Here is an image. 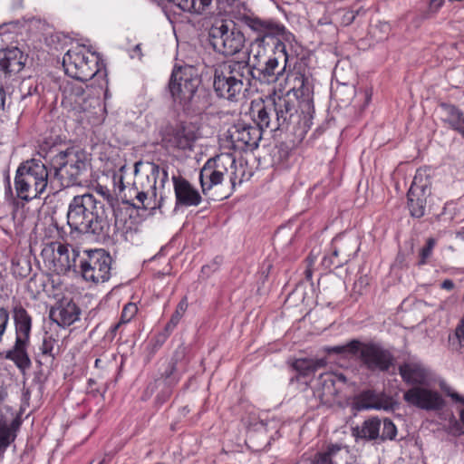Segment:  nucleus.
Masks as SVG:
<instances>
[{
  "label": "nucleus",
  "mask_w": 464,
  "mask_h": 464,
  "mask_svg": "<svg viewBox=\"0 0 464 464\" xmlns=\"http://www.w3.org/2000/svg\"><path fill=\"white\" fill-rule=\"evenodd\" d=\"M67 224L72 230L92 235L97 240L109 238L111 230L104 204L90 193L73 197L68 207Z\"/></svg>",
  "instance_id": "obj_1"
},
{
  "label": "nucleus",
  "mask_w": 464,
  "mask_h": 464,
  "mask_svg": "<svg viewBox=\"0 0 464 464\" xmlns=\"http://www.w3.org/2000/svg\"><path fill=\"white\" fill-rule=\"evenodd\" d=\"M297 112L295 101L289 95H275L266 100H255L251 102L250 115L263 131H276L286 128Z\"/></svg>",
  "instance_id": "obj_2"
},
{
  "label": "nucleus",
  "mask_w": 464,
  "mask_h": 464,
  "mask_svg": "<svg viewBox=\"0 0 464 464\" xmlns=\"http://www.w3.org/2000/svg\"><path fill=\"white\" fill-rule=\"evenodd\" d=\"M65 73L74 80L89 81L93 77L101 89L107 86L106 69L98 53L84 44L72 46L63 57Z\"/></svg>",
  "instance_id": "obj_3"
},
{
  "label": "nucleus",
  "mask_w": 464,
  "mask_h": 464,
  "mask_svg": "<svg viewBox=\"0 0 464 464\" xmlns=\"http://www.w3.org/2000/svg\"><path fill=\"white\" fill-rule=\"evenodd\" d=\"M250 67L245 62L229 61L215 70L213 87L218 96L228 101L240 95L245 83L249 82Z\"/></svg>",
  "instance_id": "obj_4"
},
{
  "label": "nucleus",
  "mask_w": 464,
  "mask_h": 464,
  "mask_svg": "<svg viewBox=\"0 0 464 464\" xmlns=\"http://www.w3.org/2000/svg\"><path fill=\"white\" fill-rule=\"evenodd\" d=\"M48 176L47 168L38 160L33 159L21 164L14 178L17 197L25 201L39 197L47 188Z\"/></svg>",
  "instance_id": "obj_5"
},
{
  "label": "nucleus",
  "mask_w": 464,
  "mask_h": 464,
  "mask_svg": "<svg viewBox=\"0 0 464 464\" xmlns=\"http://www.w3.org/2000/svg\"><path fill=\"white\" fill-rule=\"evenodd\" d=\"M86 81H69L62 87V105L75 112L79 121H91L100 111V101L91 93Z\"/></svg>",
  "instance_id": "obj_6"
},
{
  "label": "nucleus",
  "mask_w": 464,
  "mask_h": 464,
  "mask_svg": "<svg viewBox=\"0 0 464 464\" xmlns=\"http://www.w3.org/2000/svg\"><path fill=\"white\" fill-rule=\"evenodd\" d=\"M51 166L61 185L70 187L81 183V177L88 169L89 159L83 150L68 149L54 155Z\"/></svg>",
  "instance_id": "obj_7"
},
{
  "label": "nucleus",
  "mask_w": 464,
  "mask_h": 464,
  "mask_svg": "<svg viewBox=\"0 0 464 464\" xmlns=\"http://www.w3.org/2000/svg\"><path fill=\"white\" fill-rule=\"evenodd\" d=\"M287 80L291 88L285 95H289V98L294 101L291 98V94H293L295 99L298 101L303 114V118L298 121V124L302 131L306 132L313 124V114L314 112L313 80L301 72L287 73Z\"/></svg>",
  "instance_id": "obj_8"
},
{
  "label": "nucleus",
  "mask_w": 464,
  "mask_h": 464,
  "mask_svg": "<svg viewBox=\"0 0 464 464\" xmlns=\"http://www.w3.org/2000/svg\"><path fill=\"white\" fill-rule=\"evenodd\" d=\"M78 266L84 280L103 283L110 278L111 258L103 249L84 250L80 254Z\"/></svg>",
  "instance_id": "obj_9"
},
{
  "label": "nucleus",
  "mask_w": 464,
  "mask_h": 464,
  "mask_svg": "<svg viewBox=\"0 0 464 464\" xmlns=\"http://www.w3.org/2000/svg\"><path fill=\"white\" fill-rule=\"evenodd\" d=\"M201 81L192 66L174 71L169 82V92L175 102L185 107L192 101Z\"/></svg>",
  "instance_id": "obj_10"
},
{
  "label": "nucleus",
  "mask_w": 464,
  "mask_h": 464,
  "mask_svg": "<svg viewBox=\"0 0 464 464\" xmlns=\"http://www.w3.org/2000/svg\"><path fill=\"white\" fill-rule=\"evenodd\" d=\"M214 49L224 55L237 53L245 44V36L233 23L214 24L209 32Z\"/></svg>",
  "instance_id": "obj_11"
},
{
  "label": "nucleus",
  "mask_w": 464,
  "mask_h": 464,
  "mask_svg": "<svg viewBox=\"0 0 464 464\" xmlns=\"http://www.w3.org/2000/svg\"><path fill=\"white\" fill-rule=\"evenodd\" d=\"M80 254L78 250L61 242L46 244L41 252L45 265L57 274H64L71 268H75Z\"/></svg>",
  "instance_id": "obj_12"
},
{
  "label": "nucleus",
  "mask_w": 464,
  "mask_h": 464,
  "mask_svg": "<svg viewBox=\"0 0 464 464\" xmlns=\"http://www.w3.org/2000/svg\"><path fill=\"white\" fill-rule=\"evenodd\" d=\"M233 169H237V165L231 154L224 153L208 160L199 172L202 192L206 194L213 187L221 184L224 176Z\"/></svg>",
  "instance_id": "obj_13"
},
{
  "label": "nucleus",
  "mask_w": 464,
  "mask_h": 464,
  "mask_svg": "<svg viewBox=\"0 0 464 464\" xmlns=\"http://www.w3.org/2000/svg\"><path fill=\"white\" fill-rule=\"evenodd\" d=\"M289 58L285 43L277 40L274 45L273 54L264 61L259 71L266 81L276 82L286 73Z\"/></svg>",
  "instance_id": "obj_14"
},
{
  "label": "nucleus",
  "mask_w": 464,
  "mask_h": 464,
  "mask_svg": "<svg viewBox=\"0 0 464 464\" xmlns=\"http://www.w3.org/2000/svg\"><path fill=\"white\" fill-rule=\"evenodd\" d=\"M244 24L256 34V39H261L265 42L266 38H276L284 43H290L294 40V35L287 32L285 27L275 21L261 19L257 16H245Z\"/></svg>",
  "instance_id": "obj_15"
},
{
  "label": "nucleus",
  "mask_w": 464,
  "mask_h": 464,
  "mask_svg": "<svg viewBox=\"0 0 464 464\" xmlns=\"http://www.w3.org/2000/svg\"><path fill=\"white\" fill-rule=\"evenodd\" d=\"M430 180L421 172H417L408 191V208L414 218H421L425 214L427 198L430 194Z\"/></svg>",
  "instance_id": "obj_16"
},
{
  "label": "nucleus",
  "mask_w": 464,
  "mask_h": 464,
  "mask_svg": "<svg viewBox=\"0 0 464 464\" xmlns=\"http://www.w3.org/2000/svg\"><path fill=\"white\" fill-rule=\"evenodd\" d=\"M403 400L410 405L426 411L440 410L445 402L439 392L427 385H416L403 394Z\"/></svg>",
  "instance_id": "obj_17"
},
{
  "label": "nucleus",
  "mask_w": 464,
  "mask_h": 464,
  "mask_svg": "<svg viewBox=\"0 0 464 464\" xmlns=\"http://www.w3.org/2000/svg\"><path fill=\"white\" fill-rule=\"evenodd\" d=\"M229 136L237 149H255L262 139V130L257 125L237 122L229 130Z\"/></svg>",
  "instance_id": "obj_18"
},
{
  "label": "nucleus",
  "mask_w": 464,
  "mask_h": 464,
  "mask_svg": "<svg viewBox=\"0 0 464 464\" xmlns=\"http://www.w3.org/2000/svg\"><path fill=\"white\" fill-rule=\"evenodd\" d=\"M360 357L366 367L372 371H387L392 364V355L381 346L369 343L360 346Z\"/></svg>",
  "instance_id": "obj_19"
},
{
  "label": "nucleus",
  "mask_w": 464,
  "mask_h": 464,
  "mask_svg": "<svg viewBox=\"0 0 464 464\" xmlns=\"http://www.w3.org/2000/svg\"><path fill=\"white\" fill-rule=\"evenodd\" d=\"M399 373L408 384L428 385L432 378L431 371L419 360H410L399 366Z\"/></svg>",
  "instance_id": "obj_20"
},
{
  "label": "nucleus",
  "mask_w": 464,
  "mask_h": 464,
  "mask_svg": "<svg viewBox=\"0 0 464 464\" xmlns=\"http://www.w3.org/2000/svg\"><path fill=\"white\" fill-rule=\"evenodd\" d=\"M172 182L177 205L197 207L201 203L202 198L199 192L187 179L173 176Z\"/></svg>",
  "instance_id": "obj_21"
},
{
  "label": "nucleus",
  "mask_w": 464,
  "mask_h": 464,
  "mask_svg": "<svg viewBox=\"0 0 464 464\" xmlns=\"http://www.w3.org/2000/svg\"><path fill=\"white\" fill-rule=\"evenodd\" d=\"M19 423H15L11 409L4 404H0V457H2L14 440L15 428Z\"/></svg>",
  "instance_id": "obj_22"
},
{
  "label": "nucleus",
  "mask_w": 464,
  "mask_h": 464,
  "mask_svg": "<svg viewBox=\"0 0 464 464\" xmlns=\"http://www.w3.org/2000/svg\"><path fill=\"white\" fill-rule=\"evenodd\" d=\"M346 377L343 373L326 372L319 375L317 381L319 396L325 400L334 399L346 383Z\"/></svg>",
  "instance_id": "obj_23"
},
{
  "label": "nucleus",
  "mask_w": 464,
  "mask_h": 464,
  "mask_svg": "<svg viewBox=\"0 0 464 464\" xmlns=\"http://www.w3.org/2000/svg\"><path fill=\"white\" fill-rule=\"evenodd\" d=\"M80 316V309L71 301L61 302L50 311V319L58 326L66 327L75 323Z\"/></svg>",
  "instance_id": "obj_24"
},
{
  "label": "nucleus",
  "mask_w": 464,
  "mask_h": 464,
  "mask_svg": "<svg viewBox=\"0 0 464 464\" xmlns=\"http://www.w3.org/2000/svg\"><path fill=\"white\" fill-rule=\"evenodd\" d=\"M198 138V129L193 124H186L174 130L169 144L180 150H192Z\"/></svg>",
  "instance_id": "obj_25"
},
{
  "label": "nucleus",
  "mask_w": 464,
  "mask_h": 464,
  "mask_svg": "<svg viewBox=\"0 0 464 464\" xmlns=\"http://www.w3.org/2000/svg\"><path fill=\"white\" fill-rule=\"evenodd\" d=\"M12 312L15 327V339L30 342L32 330L31 315L20 304L14 305Z\"/></svg>",
  "instance_id": "obj_26"
},
{
  "label": "nucleus",
  "mask_w": 464,
  "mask_h": 464,
  "mask_svg": "<svg viewBox=\"0 0 464 464\" xmlns=\"http://www.w3.org/2000/svg\"><path fill=\"white\" fill-rule=\"evenodd\" d=\"M28 345V341L15 339L14 346L5 353V358L14 362L16 367L22 372L29 369L32 364L27 353Z\"/></svg>",
  "instance_id": "obj_27"
},
{
  "label": "nucleus",
  "mask_w": 464,
  "mask_h": 464,
  "mask_svg": "<svg viewBox=\"0 0 464 464\" xmlns=\"http://www.w3.org/2000/svg\"><path fill=\"white\" fill-rule=\"evenodd\" d=\"M24 67L23 53L16 48L0 51V69L7 73L18 72Z\"/></svg>",
  "instance_id": "obj_28"
},
{
  "label": "nucleus",
  "mask_w": 464,
  "mask_h": 464,
  "mask_svg": "<svg viewBox=\"0 0 464 464\" xmlns=\"http://www.w3.org/2000/svg\"><path fill=\"white\" fill-rule=\"evenodd\" d=\"M347 448L342 444H329L314 454L311 464H337L343 454H347Z\"/></svg>",
  "instance_id": "obj_29"
},
{
  "label": "nucleus",
  "mask_w": 464,
  "mask_h": 464,
  "mask_svg": "<svg viewBox=\"0 0 464 464\" xmlns=\"http://www.w3.org/2000/svg\"><path fill=\"white\" fill-rule=\"evenodd\" d=\"M440 110L442 112V120L449 126L460 133L464 138V114L455 105L441 103Z\"/></svg>",
  "instance_id": "obj_30"
},
{
  "label": "nucleus",
  "mask_w": 464,
  "mask_h": 464,
  "mask_svg": "<svg viewBox=\"0 0 464 464\" xmlns=\"http://www.w3.org/2000/svg\"><path fill=\"white\" fill-rule=\"evenodd\" d=\"M184 12L193 14H208L212 13V4L220 0H169Z\"/></svg>",
  "instance_id": "obj_31"
},
{
  "label": "nucleus",
  "mask_w": 464,
  "mask_h": 464,
  "mask_svg": "<svg viewBox=\"0 0 464 464\" xmlns=\"http://www.w3.org/2000/svg\"><path fill=\"white\" fill-rule=\"evenodd\" d=\"M382 420L378 418H371L362 422L361 426L353 429V435L357 439L367 440H376L380 436Z\"/></svg>",
  "instance_id": "obj_32"
},
{
  "label": "nucleus",
  "mask_w": 464,
  "mask_h": 464,
  "mask_svg": "<svg viewBox=\"0 0 464 464\" xmlns=\"http://www.w3.org/2000/svg\"><path fill=\"white\" fill-rule=\"evenodd\" d=\"M326 365L325 359L300 358L293 362V368L302 376H310Z\"/></svg>",
  "instance_id": "obj_33"
},
{
  "label": "nucleus",
  "mask_w": 464,
  "mask_h": 464,
  "mask_svg": "<svg viewBox=\"0 0 464 464\" xmlns=\"http://www.w3.org/2000/svg\"><path fill=\"white\" fill-rule=\"evenodd\" d=\"M353 406L358 411L368 409H380L381 404L373 391L367 390L354 398Z\"/></svg>",
  "instance_id": "obj_34"
},
{
  "label": "nucleus",
  "mask_w": 464,
  "mask_h": 464,
  "mask_svg": "<svg viewBox=\"0 0 464 464\" xmlns=\"http://www.w3.org/2000/svg\"><path fill=\"white\" fill-rule=\"evenodd\" d=\"M339 241V237H334L333 239L332 255L324 258V265L328 266H334L336 267H340L350 260V254L343 253L341 249L337 247Z\"/></svg>",
  "instance_id": "obj_35"
},
{
  "label": "nucleus",
  "mask_w": 464,
  "mask_h": 464,
  "mask_svg": "<svg viewBox=\"0 0 464 464\" xmlns=\"http://www.w3.org/2000/svg\"><path fill=\"white\" fill-rule=\"evenodd\" d=\"M266 50L264 46V42L261 39H255L251 44L249 52V60L252 61L254 67H261L266 61Z\"/></svg>",
  "instance_id": "obj_36"
},
{
  "label": "nucleus",
  "mask_w": 464,
  "mask_h": 464,
  "mask_svg": "<svg viewBox=\"0 0 464 464\" xmlns=\"http://www.w3.org/2000/svg\"><path fill=\"white\" fill-rule=\"evenodd\" d=\"M361 346V343L357 340H352L351 342L341 344V345H334V346H329L325 349V351L328 353H336V354H342V355H353L356 354L359 352Z\"/></svg>",
  "instance_id": "obj_37"
},
{
  "label": "nucleus",
  "mask_w": 464,
  "mask_h": 464,
  "mask_svg": "<svg viewBox=\"0 0 464 464\" xmlns=\"http://www.w3.org/2000/svg\"><path fill=\"white\" fill-rule=\"evenodd\" d=\"M188 306V304L187 297H183L178 304L176 310L173 313L170 320L166 324V326H165L166 332H172L176 328V326L179 324L180 319L186 313Z\"/></svg>",
  "instance_id": "obj_38"
},
{
  "label": "nucleus",
  "mask_w": 464,
  "mask_h": 464,
  "mask_svg": "<svg viewBox=\"0 0 464 464\" xmlns=\"http://www.w3.org/2000/svg\"><path fill=\"white\" fill-rule=\"evenodd\" d=\"M58 339L53 334L45 333L40 350L44 355L54 357L53 349L57 345Z\"/></svg>",
  "instance_id": "obj_39"
},
{
  "label": "nucleus",
  "mask_w": 464,
  "mask_h": 464,
  "mask_svg": "<svg viewBox=\"0 0 464 464\" xmlns=\"http://www.w3.org/2000/svg\"><path fill=\"white\" fill-rule=\"evenodd\" d=\"M382 430L380 431L379 438L382 440H393L397 435V429L394 423L389 419H384L382 421Z\"/></svg>",
  "instance_id": "obj_40"
},
{
  "label": "nucleus",
  "mask_w": 464,
  "mask_h": 464,
  "mask_svg": "<svg viewBox=\"0 0 464 464\" xmlns=\"http://www.w3.org/2000/svg\"><path fill=\"white\" fill-rule=\"evenodd\" d=\"M125 168H126V166H122L120 168V173L116 174L114 176V184H115V188L118 190V196L121 198L122 202L130 204V202L126 198V195H123V196L121 195V193L126 188V187L123 183V177H122V172L124 171ZM131 205H133L136 208H140V206L136 205L134 203H131Z\"/></svg>",
  "instance_id": "obj_41"
},
{
  "label": "nucleus",
  "mask_w": 464,
  "mask_h": 464,
  "mask_svg": "<svg viewBox=\"0 0 464 464\" xmlns=\"http://www.w3.org/2000/svg\"><path fill=\"white\" fill-rule=\"evenodd\" d=\"M435 244L436 241L434 238H428L426 246H423L420 251V260L418 262L419 266H423L427 263V260L430 257L432 254Z\"/></svg>",
  "instance_id": "obj_42"
},
{
  "label": "nucleus",
  "mask_w": 464,
  "mask_h": 464,
  "mask_svg": "<svg viewBox=\"0 0 464 464\" xmlns=\"http://www.w3.org/2000/svg\"><path fill=\"white\" fill-rule=\"evenodd\" d=\"M137 313L138 306L134 303H128L122 309L120 324H127L130 322Z\"/></svg>",
  "instance_id": "obj_43"
},
{
  "label": "nucleus",
  "mask_w": 464,
  "mask_h": 464,
  "mask_svg": "<svg viewBox=\"0 0 464 464\" xmlns=\"http://www.w3.org/2000/svg\"><path fill=\"white\" fill-rule=\"evenodd\" d=\"M440 387L441 391L450 397L453 402L464 404V396L459 394L457 392H455L450 386H449L445 382H441L440 383Z\"/></svg>",
  "instance_id": "obj_44"
},
{
  "label": "nucleus",
  "mask_w": 464,
  "mask_h": 464,
  "mask_svg": "<svg viewBox=\"0 0 464 464\" xmlns=\"http://www.w3.org/2000/svg\"><path fill=\"white\" fill-rule=\"evenodd\" d=\"M390 30V24L386 22H382L372 28V33L377 38V40L382 41L388 37Z\"/></svg>",
  "instance_id": "obj_45"
},
{
  "label": "nucleus",
  "mask_w": 464,
  "mask_h": 464,
  "mask_svg": "<svg viewBox=\"0 0 464 464\" xmlns=\"http://www.w3.org/2000/svg\"><path fill=\"white\" fill-rule=\"evenodd\" d=\"M8 322H9L8 311L4 307H0V343L2 342L3 336L6 331Z\"/></svg>",
  "instance_id": "obj_46"
},
{
  "label": "nucleus",
  "mask_w": 464,
  "mask_h": 464,
  "mask_svg": "<svg viewBox=\"0 0 464 464\" xmlns=\"http://www.w3.org/2000/svg\"><path fill=\"white\" fill-rule=\"evenodd\" d=\"M455 336L460 345H464V318H462L455 330Z\"/></svg>",
  "instance_id": "obj_47"
},
{
  "label": "nucleus",
  "mask_w": 464,
  "mask_h": 464,
  "mask_svg": "<svg viewBox=\"0 0 464 464\" xmlns=\"http://www.w3.org/2000/svg\"><path fill=\"white\" fill-rule=\"evenodd\" d=\"M97 192L99 194H101L104 199H106L108 201V203L110 205H112V202H113V198L112 196L111 195L110 193V190L106 188H103V187H100L98 189H97Z\"/></svg>",
  "instance_id": "obj_48"
},
{
  "label": "nucleus",
  "mask_w": 464,
  "mask_h": 464,
  "mask_svg": "<svg viewBox=\"0 0 464 464\" xmlns=\"http://www.w3.org/2000/svg\"><path fill=\"white\" fill-rule=\"evenodd\" d=\"M171 332H166L165 330L162 333H160L156 337V343L158 345H161L168 339Z\"/></svg>",
  "instance_id": "obj_49"
},
{
  "label": "nucleus",
  "mask_w": 464,
  "mask_h": 464,
  "mask_svg": "<svg viewBox=\"0 0 464 464\" xmlns=\"http://www.w3.org/2000/svg\"><path fill=\"white\" fill-rule=\"evenodd\" d=\"M444 4V0H430V10L437 12Z\"/></svg>",
  "instance_id": "obj_50"
},
{
  "label": "nucleus",
  "mask_w": 464,
  "mask_h": 464,
  "mask_svg": "<svg viewBox=\"0 0 464 464\" xmlns=\"http://www.w3.org/2000/svg\"><path fill=\"white\" fill-rule=\"evenodd\" d=\"M5 198L8 200H14V195L9 179H7V184L5 186Z\"/></svg>",
  "instance_id": "obj_51"
},
{
  "label": "nucleus",
  "mask_w": 464,
  "mask_h": 464,
  "mask_svg": "<svg viewBox=\"0 0 464 464\" xmlns=\"http://www.w3.org/2000/svg\"><path fill=\"white\" fill-rule=\"evenodd\" d=\"M136 199L139 203L145 207V200L147 199V194L145 192H136Z\"/></svg>",
  "instance_id": "obj_52"
},
{
  "label": "nucleus",
  "mask_w": 464,
  "mask_h": 464,
  "mask_svg": "<svg viewBox=\"0 0 464 464\" xmlns=\"http://www.w3.org/2000/svg\"><path fill=\"white\" fill-rule=\"evenodd\" d=\"M441 288L446 290H451L454 288V283L450 279H446L441 283Z\"/></svg>",
  "instance_id": "obj_53"
},
{
  "label": "nucleus",
  "mask_w": 464,
  "mask_h": 464,
  "mask_svg": "<svg viewBox=\"0 0 464 464\" xmlns=\"http://www.w3.org/2000/svg\"><path fill=\"white\" fill-rule=\"evenodd\" d=\"M5 92L2 87H0V111H3L5 109Z\"/></svg>",
  "instance_id": "obj_54"
},
{
  "label": "nucleus",
  "mask_w": 464,
  "mask_h": 464,
  "mask_svg": "<svg viewBox=\"0 0 464 464\" xmlns=\"http://www.w3.org/2000/svg\"><path fill=\"white\" fill-rule=\"evenodd\" d=\"M231 174L232 175L230 177V181H231L232 185L235 186L237 178L235 172L232 171Z\"/></svg>",
  "instance_id": "obj_55"
},
{
  "label": "nucleus",
  "mask_w": 464,
  "mask_h": 464,
  "mask_svg": "<svg viewBox=\"0 0 464 464\" xmlns=\"http://www.w3.org/2000/svg\"><path fill=\"white\" fill-rule=\"evenodd\" d=\"M457 237L459 238L460 240L464 241V232H459L457 234Z\"/></svg>",
  "instance_id": "obj_56"
},
{
  "label": "nucleus",
  "mask_w": 464,
  "mask_h": 464,
  "mask_svg": "<svg viewBox=\"0 0 464 464\" xmlns=\"http://www.w3.org/2000/svg\"><path fill=\"white\" fill-rule=\"evenodd\" d=\"M459 417H460V420L464 424V409L460 411Z\"/></svg>",
  "instance_id": "obj_57"
},
{
  "label": "nucleus",
  "mask_w": 464,
  "mask_h": 464,
  "mask_svg": "<svg viewBox=\"0 0 464 464\" xmlns=\"http://www.w3.org/2000/svg\"><path fill=\"white\" fill-rule=\"evenodd\" d=\"M121 324H120V322H119L117 324H115V325L113 326V328H112V332H113V333H114V332H116V331H117V329L120 327V325H121Z\"/></svg>",
  "instance_id": "obj_58"
},
{
  "label": "nucleus",
  "mask_w": 464,
  "mask_h": 464,
  "mask_svg": "<svg viewBox=\"0 0 464 464\" xmlns=\"http://www.w3.org/2000/svg\"><path fill=\"white\" fill-rule=\"evenodd\" d=\"M92 80H93V81H94V82L91 83V86H93V85H95V83H96V84H97V86H98L99 88H101V87H100V85H99V82L96 81V78H95V77H93Z\"/></svg>",
  "instance_id": "obj_59"
},
{
  "label": "nucleus",
  "mask_w": 464,
  "mask_h": 464,
  "mask_svg": "<svg viewBox=\"0 0 464 464\" xmlns=\"http://www.w3.org/2000/svg\"><path fill=\"white\" fill-rule=\"evenodd\" d=\"M92 80H93V81H94V82L91 83V86H93V85H95V83H96V84H97V86H98L99 88H101V87H100V85H99V82L96 81V78H95V77H93Z\"/></svg>",
  "instance_id": "obj_60"
},
{
  "label": "nucleus",
  "mask_w": 464,
  "mask_h": 464,
  "mask_svg": "<svg viewBox=\"0 0 464 464\" xmlns=\"http://www.w3.org/2000/svg\"><path fill=\"white\" fill-rule=\"evenodd\" d=\"M100 362H101V360L100 359H96L95 360V366L98 367L100 365Z\"/></svg>",
  "instance_id": "obj_61"
},
{
  "label": "nucleus",
  "mask_w": 464,
  "mask_h": 464,
  "mask_svg": "<svg viewBox=\"0 0 464 464\" xmlns=\"http://www.w3.org/2000/svg\"><path fill=\"white\" fill-rule=\"evenodd\" d=\"M353 19H354V15H353V14H351V15H350V20L352 21V20H353Z\"/></svg>",
  "instance_id": "obj_62"
},
{
  "label": "nucleus",
  "mask_w": 464,
  "mask_h": 464,
  "mask_svg": "<svg viewBox=\"0 0 464 464\" xmlns=\"http://www.w3.org/2000/svg\"><path fill=\"white\" fill-rule=\"evenodd\" d=\"M134 190L136 192V189L134 188H129V191Z\"/></svg>",
  "instance_id": "obj_63"
},
{
  "label": "nucleus",
  "mask_w": 464,
  "mask_h": 464,
  "mask_svg": "<svg viewBox=\"0 0 464 464\" xmlns=\"http://www.w3.org/2000/svg\"><path fill=\"white\" fill-rule=\"evenodd\" d=\"M98 464H103V461H100Z\"/></svg>",
  "instance_id": "obj_64"
}]
</instances>
